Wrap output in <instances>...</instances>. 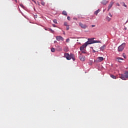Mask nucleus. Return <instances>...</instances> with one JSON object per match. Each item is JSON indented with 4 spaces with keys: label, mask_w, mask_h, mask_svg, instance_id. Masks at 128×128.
<instances>
[{
    "label": "nucleus",
    "mask_w": 128,
    "mask_h": 128,
    "mask_svg": "<svg viewBox=\"0 0 128 128\" xmlns=\"http://www.w3.org/2000/svg\"><path fill=\"white\" fill-rule=\"evenodd\" d=\"M94 44V42H90V41H88L86 42H85L84 44L82 46L80 47V50L81 52H82L84 50L85 48H86L88 44Z\"/></svg>",
    "instance_id": "1"
},
{
    "label": "nucleus",
    "mask_w": 128,
    "mask_h": 128,
    "mask_svg": "<svg viewBox=\"0 0 128 128\" xmlns=\"http://www.w3.org/2000/svg\"><path fill=\"white\" fill-rule=\"evenodd\" d=\"M125 47H126V43L124 42L118 47V52H122V50H124Z\"/></svg>",
    "instance_id": "2"
},
{
    "label": "nucleus",
    "mask_w": 128,
    "mask_h": 128,
    "mask_svg": "<svg viewBox=\"0 0 128 128\" xmlns=\"http://www.w3.org/2000/svg\"><path fill=\"white\" fill-rule=\"evenodd\" d=\"M79 25L82 28L86 29L88 28V26L86 24H82V22H80Z\"/></svg>",
    "instance_id": "3"
},
{
    "label": "nucleus",
    "mask_w": 128,
    "mask_h": 128,
    "mask_svg": "<svg viewBox=\"0 0 128 128\" xmlns=\"http://www.w3.org/2000/svg\"><path fill=\"white\" fill-rule=\"evenodd\" d=\"M120 78H122V80H126V74H120Z\"/></svg>",
    "instance_id": "4"
},
{
    "label": "nucleus",
    "mask_w": 128,
    "mask_h": 128,
    "mask_svg": "<svg viewBox=\"0 0 128 128\" xmlns=\"http://www.w3.org/2000/svg\"><path fill=\"white\" fill-rule=\"evenodd\" d=\"M64 57L66 58V60H70V56L68 53H65L64 54Z\"/></svg>",
    "instance_id": "5"
},
{
    "label": "nucleus",
    "mask_w": 128,
    "mask_h": 128,
    "mask_svg": "<svg viewBox=\"0 0 128 128\" xmlns=\"http://www.w3.org/2000/svg\"><path fill=\"white\" fill-rule=\"evenodd\" d=\"M56 40H58V42H60V40H62V42H64V38H62V36H56Z\"/></svg>",
    "instance_id": "6"
},
{
    "label": "nucleus",
    "mask_w": 128,
    "mask_h": 128,
    "mask_svg": "<svg viewBox=\"0 0 128 128\" xmlns=\"http://www.w3.org/2000/svg\"><path fill=\"white\" fill-rule=\"evenodd\" d=\"M113 4H114V2H111L108 6V10H110V8H112Z\"/></svg>",
    "instance_id": "7"
},
{
    "label": "nucleus",
    "mask_w": 128,
    "mask_h": 128,
    "mask_svg": "<svg viewBox=\"0 0 128 128\" xmlns=\"http://www.w3.org/2000/svg\"><path fill=\"white\" fill-rule=\"evenodd\" d=\"M97 60L98 62H102V60H104V59L102 57H98L97 58Z\"/></svg>",
    "instance_id": "8"
},
{
    "label": "nucleus",
    "mask_w": 128,
    "mask_h": 128,
    "mask_svg": "<svg viewBox=\"0 0 128 128\" xmlns=\"http://www.w3.org/2000/svg\"><path fill=\"white\" fill-rule=\"evenodd\" d=\"M106 47V45H104V46H102L100 48V50H102L103 52V50H104Z\"/></svg>",
    "instance_id": "9"
},
{
    "label": "nucleus",
    "mask_w": 128,
    "mask_h": 128,
    "mask_svg": "<svg viewBox=\"0 0 128 128\" xmlns=\"http://www.w3.org/2000/svg\"><path fill=\"white\" fill-rule=\"evenodd\" d=\"M80 60H82V62H84L86 60V56H82V57H80Z\"/></svg>",
    "instance_id": "10"
},
{
    "label": "nucleus",
    "mask_w": 128,
    "mask_h": 128,
    "mask_svg": "<svg viewBox=\"0 0 128 128\" xmlns=\"http://www.w3.org/2000/svg\"><path fill=\"white\" fill-rule=\"evenodd\" d=\"M106 4H108V1H106V0H103L102 1V4H104V6H106Z\"/></svg>",
    "instance_id": "11"
},
{
    "label": "nucleus",
    "mask_w": 128,
    "mask_h": 128,
    "mask_svg": "<svg viewBox=\"0 0 128 128\" xmlns=\"http://www.w3.org/2000/svg\"><path fill=\"white\" fill-rule=\"evenodd\" d=\"M100 12V10L98 9L97 10H96L94 12V14H96V16L98 15V12Z\"/></svg>",
    "instance_id": "12"
},
{
    "label": "nucleus",
    "mask_w": 128,
    "mask_h": 128,
    "mask_svg": "<svg viewBox=\"0 0 128 128\" xmlns=\"http://www.w3.org/2000/svg\"><path fill=\"white\" fill-rule=\"evenodd\" d=\"M93 42V44H94V43H100L102 42L100 41V40H93L92 42Z\"/></svg>",
    "instance_id": "13"
},
{
    "label": "nucleus",
    "mask_w": 128,
    "mask_h": 128,
    "mask_svg": "<svg viewBox=\"0 0 128 128\" xmlns=\"http://www.w3.org/2000/svg\"><path fill=\"white\" fill-rule=\"evenodd\" d=\"M57 50L58 52H61V50H62V48H60V46H58Z\"/></svg>",
    "instance_id": "14"
},
{
    "label": "nucleus",
    "mask_w": 128,
    "mask_h": 128,
    "mask_svg": "<svg viewBox=\"0 0 128 128\" xmlns=\"http://www.w3.org/2000/svg\"><path fill=\"white\" fill-rule=\"evenodd\" d=\"M110 77L114 80H116V76H114V74H111Z\"/></svg>",
    "instance_id": "15"
},
{
    "label": "nucleus",
    "mask_w": 128,
    "mask_h": 128,
    "mask_svg": "<svg viewBox=\"0 0 128 128\" xmlns=\"http://www.w3.org/2000/svg\"><path fill=\"white\" fill-rule=\"evenodd\" d=\"M62 14L64 16H68V13L65 10H64Z\"/></svg>",
    "instance_id": "16"
},
{
    "label": "nucleus",
    "mask_w": 128,
    "mask_h": 128,
    "mask_svg": "<svg viewBox=\"0 0 128 128\" xmlns=\"http://www.w3.org/2000/svg\"><path fill=\"white\" fill-rule=\"evenodd\" d=\"M124 74H125L126 76V78H128V72H126Z\"/></svg>",
    "instance_id": "17"
},
{
    "label": "nucleus",
    "mask_w": 128,
    "mask_h": 128,
    "mask_svg": "<svg viewBox=\"0 0 128 128\" xmlns=\"http://www.w3.org/2000/svg\"><path fill=\"white\" fill-rule=\"evenodd\" d=\"M70 60H72V58H74V54H70Z\"/></svg>",
    "instance_id": "18"
},
{
    "label": "nucleus",
    "mask_w": 128,
    "mask_h": 128,
    "mask_svg": "<svg viewBox=\"0 0 128 128\" xmlns=\"http://www.w3.org/2000/svg\"><path fill=\"white\" fill-rule=\"evenodd\" d=\"M106 20H108V22H110V21L112 18H110L108 16H107V17H106Z\"/></svg>",
    "instance_id": "19"
},
{
    "label": "nucleus",
    "mask_w": 128,
    "mask_h": 128,
    "mask_svg": "<svg viewBox=\"0 0 128 128\" xmlns=\"http://www.w3.org/2000/svg\"><path fill=\"white\" fill-rule=\"evenodd\" d=\"M41 4H42V6H45L46 3L43 0H41Z\"/></svg>",
    "instance_id": "20"
},
{
    "label": "nucleus",
    "mask_w": 128,
    "mask_h": 128,
    "mask_svg": "<svg viewBox=\"0 0 128 128\" xmlns=\"http://www.w3.org/2000/svg\"><path fill=\"white\" fill-rule=\"evenodd\" d=\"M64 52H68V48H64Z\"/></svg>",
    "instance_id": "21"
},
{
    "label": "nucleus",
    "mask_w": 128,
    "mask_h": 128,
    "mask_svg": "<svg viewBox=\"0 0 128 128\" xmlns=\"http://www.w3.org/2000/svg\"><path fill=\"white\" fill-rule=\"evenodd\" d=\"M55 51H56V50L54 49V48H51V52H54Z\"/></svg>",
    "instance_id": "22"
},
{
    "label": "nucleus",
    "mask_w": 128,
    "mask_h": 128,
    "mask_svg": "<svg viewBox=\"0 0 128 128\" xmlns=\"http://www.w3.org/2000/svg\"><path fill=\"white\" fill-rule=\"evenodd\" d=\"M117 60H124V58H120V57H117L116 58Z\"/></svg>",
    "instance_id": "23"
},
{
    "label": "nucleus",
    "mask_w": 128,
    "mask_h": 128,
    "mask_svg": "<svg viewBox=\"0 0 128 128\" xmlns=\"http://www.w3.org/2000/svg\"><path fill=\"white\" fill-rule=\"evenodd\" d=\"M66 30H70V25L66 26Z\"/></svg>",
    "instance_id": "24"
},
{
    "label": "nucleus",
    "mask_w": 128,
    "mask_h": 128,
    "mask_svg": "<svg viewBox=\"0 0 128 128\" xmlns=\"http://www.w3.org/2000/svg\"><path fill=\"white\" fill-rule=\"evenodd\" d=\"M64 26H68V22H64Z\"/></svg>",
    "instance_id": "25"
},
{
    "label": "nucleus",
    "mask_w": 128,
    "mask_h": 128,
    "mask_svg": "<svg viewBox=\"0 0 128 128\" xmlns=\"http://www.w3.org/2000/svg\"><path fill=\"white\" fill-rule=\"evenodd\" d=\"M122 56H123L124 58H126V54L124 53L122 54Z\"/></svg>",
    "instance_id": "26"
},
{
    "label": "nucleus",
    "mask_w": 128,
    "mask_h": 128,
    "mask_svg": "<svg viewBox=\"0 0 128 128\" xmlns=\"http://www.w3.org/2000/svg\"><path fill=\"white\" fill-rule=\"evenodd\" d=\"M53 22H54V24H58V22L56 19L54 20Z\"/></svg>",
    "instance_id": "27"
},
{
    "label": "nucleus",
    "mask_w": 128,
    "mask_h": 128,
    "mask_svg": "<svg viewBox=\"0 0 128 128\" xmlns=\"http://www.w3.org/2000/svg\"><path fill=\"white\" fill-rule=\"evenodd\" d=\"M66 42H70V38H67V39L66 40Z\"/></svg>",
    "instance_id": "28"
},
{
    "label": "nucleus",
    "mask_w": 128,
    "mask_h": 128,
    "mask_svg": "<svg viewBox=\"0 0 128 128\" xmlns=\"http://www.w3.org/2000/svg\"><path fill=\"white\" fill-rule=\"evenodd\" d=\"M67 20H70V17L69 16H68L67 17Z\"/></svg>",
    "instance_id": "29"
},
{
    "label": "nucleus",
    "mask_w": 128,
    "mask_h": 128,
    "mask_svg": "<svg viewBox=\"0 0 128 128\" xmlns=\"http://www.w3.org/2000/svg\"><path fill=\"white\" fill-rule=\"evenodd\" d=\"M108 16H110V18H112V14L110 13L108 14Z\"/></svg>",
    "instance_id": "30"
},
{
    "label": "nucleus",
    "mask_w": 128,
    "mask_h": 128,
    "mask_svg": "<svg viewBox=\"0 0 128 128\" xmlns=\"http://www.w3.org/2000/svg\"><path fill=\"white\" fill-rule=\"evenodd\" d=\"M52 26H54V28L56 27V24H52Z\"/></svg>",
    "instance_id": "31"
},
{
    "label": "nucleus",
    "mask_w": 128,
    "mask_h": 128,
    "mask_svg": "<svg viewBox=\"0 0 128 128\" xmlns=\"http://www.w3.org/2000/svg\"><path fill=\"white\" fill-rule=\"evenodd\" d=\"M72 58L74 62V60H76V59L74 58V57H73Z\"/></svg>",
    "instance_id": "32"
},
{
    "label": "nucleus",
    "mask_w": 128,
    "mask_h": 128,
    "mask_svg": "<svg viewBox=\"0 0 128 128\" xmlns=\"http://www.w3.org/2000/svg\"><path fill=\"white\" fill-rule=\"evenodd\" d=\"M96 26V25H92V28H94Z\"/></svg>",
    "instance_id": "33"
},
{
    "label": "nucleus",
    "mask_w": 128,
    "mask_h": 128,
    "mask_svg": "<svg viewBox=\"0 0 128 128\" xmlns=\"http://www.w3.org/2000/svg\"><path fill=\"white\" fill-rule=\"evenodd\" d=\"M56 42H56V40L54 41V44H56Z\"/></svg>",
    "instance_id": "34"
},
{
    "label": "nucleus",
    "mask_w": 128,
    "mask_h": 128,
    "mask_svg": "<svg viewBox=\"0 0 128 128\" xmlns=\"http://www.w3.org/2000/svg\"><path fill=\"white\" fill-rule=\"evenodd\" d=\"M20 6H22V8H24V5L22 4H20Z\"/></svg>",
    "instance_id": "35"
},
{
    "label": "nucleus",
    "mask_w": 128,
    "mask_h": 128,
    "mask_svg": "<svg viewBox=\"0 0 128 128\" xmlns=\"http://www.w3.org/2000/svg\"><path fill=\"white\" fill-rule=\"evenodd\" d=\"M82 54H86V52H84L83 50L82 51Z\"/></svg>",
    "instance_id": "36"
},
{
    "label": "nucleus",
    "mask_w": 128,
    "mask_h": 128,
    "mask_svg": "<svg viewBox=\"0 0 128 128\" xmlns=\"http://www.w3.org/2000/svg\"><path fill=\"white\" fill-rule=\"evenodd\" d=\"M63 34H66V32H64V31H63Z\"/></svg>",
    "instance_id": "37"
},
{
    "label": "nucleus",
    "mask_w": 128,
    "mask_h": 128,
    "mask_svg": "<svg viewBox=\"0 0 128 128\" xmlns=\"http://www.w3.org/2000/svg\"><path fill=\"white\" fill-rule=\"evenodd\" d=\"M124 6H125V8H126V4H124Z\"/></svg>",
    "instance_id": "38"
},
{
    "label": "nucleus",
    "mask_w": 128,
    "mask_h": 128,
    "mask_svg": "<svg viewBox=\"0 0 128 128\" xmlns=\"http://www.w3.org/2000/svg\"><path fill=\"white\" fill-rule=\"evenodd\" d=\"M94 52H96V50H93Z\"/></svg>",
    "instance_id": "39"
}]
</instances>
